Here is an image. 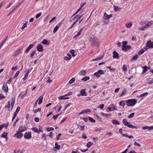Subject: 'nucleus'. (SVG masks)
Wrapping results in <instances>:
<instances>
[{
  "label": "nucleus",
  "mask_w": 153,
  "mask_h": 153,
  "mask_svg": "<svg viewBox=\"0 0 153 153\" xmlns=\"http://www.w3.org/2000/svg\"><path fill=\"white\" fill-rule=\"evenodd\" d=\"M126 103L128 106H133L137 103V100L135 99H131L126 100Z\"/></svg>",
  "instance_id": "nucleus-1"
},
{
  "label": "nucleus",
  "mask_w": 153,
  "mask_h": 153,
  "mask_svg": "<svg viewBox=\"0 0 153 153\" xmlns=\"http://www.w3.org/2000/svg\"><path fill=\"white\" fill-rule=\"evenodd\" d=\"M123 123L124 125L127 126L129 128H137V127L132 125L129 124L130 123L128 122L126 119H124L123 120Z\"/></svg>",
  "instance_id": "nucleus-2"
},
{
  "label": "nucleus",
  "mask_w": 153,
  "mask_h": 153,
  "mask_svg": "<svg viewBox=\"0 0 153 153\" xmlns=\"http://www.w3.org/2000/svg\"><path fill=\"white\" fill-rule=\"evenodd\" d=\"M24 137L25 139H30L31 137V134L30 131L26 132L24 134Z\"/></svg>",
  "instance_id": "nucleus-3"
},
{
  "label": "nucleus",
  "mask_w": 153,
  "mask_h": 153,
  "mask_svg": "<svg viewBox=\"0 0 153 153\" xmlns=\"http://www.w3.org/2000/svg\"><path fill=\"white\" fill-rule=\"evenodd\" d=\"M23 135V134L22 133L18 131L13 136V137H16V138H20L22 137Z\"/></svg>",
  "instance_id": "nucleus-4"
},
{
  "label": "nucleus",
  "mask_w": 153,
  "mask_h": 153,
  "mask_svg": "<svg viewBox=\"0 0 153 153\" xmlns=\"http://www.w3.org/2000/svg\"><path fill=\"white\" fill-rule=\"evenodd\" d=\"M131 46L129 45H127L124 46H122V50L125 51H128L129 49H131Z\"/></svg>",
  "instance_id": "nucleus-5"
},
{
  "label": "nucleus",
  "mask_w": 153,
  "mask_h": 153,
  "mask_svg": "<svg viewBox=\"0 0 153 153\" xmlns=\"http://www.w3.org/2000/svg\"><path fill=\"white\" fill-rule=\"evenodd\" d=\"M146 46L149 48H153V42H151L150 40L148 41L146 43Z\"/></svg>",
  "instance_id": "nucleus-6"
},
{
  "label": "nucleus",
  "mask_w": 153,
  "mask_h": 153,
  "mask_svg": "<svg viewBox=\"0 0 153 153\" xmlns=\"http://www.w3.org/2000/svg\"><path fill=\"white\" fill-rule=\"evenodd\" d=\"M27 128L25 126H20L18 128V131L21 132H22L27 130Z\"/></svg>",
  "instance_id": "nucleus-7"
},
{
  "label": "nucleus",
  "mask_w": 153,
  "mask_h": 153,
  "mask_svg": "<svg viewBox=\"0 0 153 153\" xmlns=\"http://www.w3.org/2000/svg\"><path fill=\"white\" fill-rule=\"evenodd\" d=\"M113 58L114 59H119V55L116 51H114L113 52Z\"/></svg>",
  "instance_id": "nucleus-8"
},
{
  "label": "nucleus",
  "mask_w": 153,
  "mask_h": 153,
  "mask_svg": "<svg viewBox=\"0 0 153 153\" xmlns=\"http://www.w3.org/2000/svg\"><path fill=\"white\" fill-rule=\"evenodd\" d=\"M2 90L5 92H7L8 91V88L7 85L6 84H4L2 86Z\"/></svg>",
  "instance_id": "nucleus-9"
},
{
  "label": "nucleus",
  "mask_w": 153,
  "mask_h": 153,
  "mask_svg": "<svg viewBox=\"0 0 153 153\" xmlns=\"http://www.w3.org/2000/svg\"><path fill=\"white\" fill-rule=\"evenodd\" d=\"M108 109L109 111H113L116 110L115 105L112 104L110 105V107H108Z\"/></svg>",
  "instance_id": "nucleus-10"
},
{
  "label": "nucleus",
  "mask_w": 153,
  "mask_h": 153,
  "mask_svg": "<svg viewBox=\"0 0 153 153\" xmlns=\"http://www.w3.org/2000/svg\"><path fill=\"white\" fill-rule=\"evenodd\" d=\"M37 49L39 51L42 52L43 51L42 46L41 44L38 45L37 46Z\"/></svg>",
  "instance_id": "nucleus-11"
},
{
  "label": "nucleus",
  "mask_w": 153,
  "mask_h": 153,
  "mask_svg": "<svg viewBox=\"0 0 153 153\" xmlns=\"http://www.w3.org/2000/svg\"><path fill=\"white\" fill-rule=\"evenodd\" d=\"M112 17V15L111 14L108 15L106 13H104V17L105 19L108 20Z\"/></svg>",
  "instance_id": "nucleus-12"
},
{
  "label": "nucleus",
  "mask_w": 153,
  "mask_h": 153,
  "mask_svg": "<svg viewBox=\"0 0 153 153\" xmlns=\"http://www.w3.org/2000/svg\"><path fill=\"white\" fill-rule=\"evenodd\" d=\"M80 93L82 96H86L87 95V93L85 92V89H82Z\"/></svg>",
  "instance_id": "nucleus-13"
},
{
  "label": "nucleus",
  "mask_w": 153,
  "mask_h": 153,
  "mask_svg": "<svg viewBox=\"0 0 153 153\" xmlns=\"http://www.w3.org/2000/svg\"><path fill=\"white\" fill-rule=\"evenodd\" d=\"M148 128L149 130H152L153 129V126H145L142 127V129L143 130L147 129Z\"/></svg>",
  "instance_id": "nucleus-14"
},
{
  "label": "nucleus",
  "mask_w": 153,
  "mask_h": 153,
  "mask_svg": "<svg viewBox=\"0 0 153 153\" xmlns=\"http://www.w3.org/2000/svg\"><path fill=\"white\" fill-rule=\"evenodd\" d=\"M15 97H13L12 99L11 102V110H12L13 108L14 105L15 103Z\"/></svg>",
  "instance_id": "nucleus-15"
},
{
  "label": "nucleus",
  "mask_w": 153,
  "mask_h": 153,
  "mask_svg": "<svg viewBox=\"0 0 153 153\" xmlns=\"http://www.w3.org/2000/svg\"><path fill=\"white\" fill-rule=\"evenodd\" d=\"M43 99V97L42 96H40L39 98L37 100V101H38V104L39 105H40L41 103H42V100Z\"/></svg>",
  "instance_id": "nucleus-16"
},
{
  "label": "nucleus",
  "mask_w": 153,
  "mask_h": 153,
  "mask_svg": "<svg viewBox=\"0 0 153 153\" xmlns=\"http://www.w3.org/2000/svg\"><path fill=\"white\" fill-rule=\"evenodd\" d=\"M33 44H30L29 45L28 47L26 49L25 51V53H27L29 51L33 46Z\"/></svg>",
  "instance_id": "nucleus-17"
},
{
  "label": "nucleus",
  "mask_w": 153,
  "mask_h": 153,
  "mask_svg": "<svg viewBox=\"0 0 153 153\" xmlns=\"http://www.w3.org/2000/svg\"><path fill=\"white\" fill-rule=\"evenodd\" d=\"M66 96L65 95L60 96L59 97L58 99L59 100H65L69 99L68 97H65Z\"/></svg>",
  "instance_id": "nucleus-18"
},
{
  "label": "nucleus",
  "mask_w": 153,
  "mask_h": 153,
  "mask_svg": "<svg viewBox=\"0 0 153 153\" xmlns=\"http://www.w3.org/2000/svg\"><path fill=\"white\" fill-rule=\"evenodd\" d=\"M112 123L115 125H119L120 124L119 122L116 120H114L112 121Z\"/></svg>",
  "instance_id": "nucleus-19"
},
{
  "label": "nucleus",
  "mask_w": 153,
  "mask_h": 153,
  "mask_svg": "<svg viewBox=\"0 0 153 153\" xmlns=\"http://www.w3.org/2000/svg\"><path fill=\"white\" fill-rule=\"evenodd\" d=\"M83 27L82 28L80 29V30H79V31L77 33V34L74 37V38L80 36L81 34L82 31L83 30Z\"/></svg>",
  "instance_id": "nucleus-20"
},
{
  "label": "nucleus",
  "mask_w": 153,
  "mask_h": 153,
  "mask_svg": "<svg viewBox=\"0 0 153 153\" xmlns=\"http://www.w3.org/2000/svg\"><path fill=\"white\" fill-rule=\"evenodd\" d=\"M31 129L34 132H36L38 133H39V129L36 127H33L32 128H31Z\"/></svg>",
  "instance_id": "nucleus-21"
},
{
  "label": "nucleus",
  "mask_w": 153,
  "mask_h": 153,
  "mask_svg": "<svg viewBox=\"0 0 153 153\" xmlns=\"http://www.w3.org/2000/svg\"><path fill=\"white\" fill-rule=\"evenodd\" d=\"M41 43L42 44L45 45L46 44L47 45H49L50 44V43L46 39H44Z\"/></svg>",
  "instance_id": "nucleus-22"
},
{
  "label": "nucleus",
  "mask_w": 153,
  "mask_h": 153,
  "mask_svg": "<svg viewBox=\"0 0 153 153\" xmlns=\"http://www.w3.org/2000/svg\"><path fill=\"white\" fill-rule=\"evenodd\" d=\"M119 105L121 106H123V108H124L125 105V103L124 101H122L120 102Z\"/></svg>",
  "instance_id": "nucleus-23"
},
{
  "label": "nucleus",
  "mask_w": 153,
  "mask_h": 153,
  "mask_svg": "<svg viewBox=\"0 0 153 153\" xmlns=\"http://www.w3.org/2000/svg\"><path fill=\"white\" fill-rule=\"evenodd\" d=\"M122 136L126 137H128L130 139H132L133 138V136H128L127 134H122Z\"/></svg>",
  "instance_id": "nucleus-24"
},
{
  "label": "nucleus",
  "mask_w": 153,
  "mask_h": 153,
  "mask_svg": "<svg viewBox=\"0 0 153 153\" xmlns=\"http://www.w3.org/2000/svg\"><path fill=\"white\" fill-rule=\"evenodd\" d=\"M7 134H8L7 133L4 132V134H1V137H2L5 138L7 140Z\"/></svg>",
  "instance_id": "nucleus-25"
},
{
  "label": "nucleus",
  "mask_w": 153,
  "mask_h": 153,
  "mask_svg": "<svg viewBox=\"0 0 153 153\" xmlns=\"http://www.w3.org/2000/svg\"><path fill=\"white\" fill-rule=\"evenodd\" d=\"M132 24L131 22L126 23V26L127 28H129L132 25Z\"/></svg>",
  "instance_id": "nucleus-26"
},
{
  "label": "nucleus",
  "mask_w": 153,
  "mask_h": 153,
  "mask_svg": "<svg viewBox=\"0 0 153 153\" xmlns=\"http://www.w3.org/2000/svg\"><path fill=\"white\" fill-rule=\"evenodd\" d=\"M86 73V72L85 70H82L79 73V74L80 75H85Z\"/></svg>",
  "instance_id": "nucleus-27"
},
{
  "label": "nucleus",
  "mask_w": 153,
  "mask_h": 153,
  "mask_svg": "<svg viewBox=\"0 0 153 153\" xmlns=\"http://www.w3.org/2000/svg\"><path fill=\"white\" fill-rule=\"evenodd\" d=\"M147 82L149 84L153 83V78H149L147 80Z\"/></svg>",
  "instance_id": "nucleus-28"
},
{
  "label": "nucleus",
  "mask_w": 153,
  "mask_h": 153,
  "mask_svg": "<svg viewBox=\"0 0 153 153\" xmlns=\"http://www.w3.org/2000/svg\"><path fill=\"white\" fill-rule=\"evenodd\" d=\"M103 57V56H102L101 57H98V58H96L95 59H93L92 60V61H99V60H100L101 59H102Z\"/></svg>",
  "instance_id": "nucleus-29"
},
{
  "label": "nucleus",
  "mask_w": 153,
  "mask_h": 153,
  "mask_svg": "<svg viewBox=\"0 0 153 153\" xmlns=\"http://www.w3.org/2000/svg\"><path fill=\"white\" fill-rule=\"evenodd\" d=\"M29 70H28V71H27V72L26 73L25 75V76L23 78V79L24 80H25L27 79V76H28V75L29 74Z\"/></svg>",
  "instance_id": "nucleus-30"
},
{
  "label": "nucleus",
  "mask_w": 153,
  "mask_h": 153,
  "mask_svg": "<svg viewBox=\"0 0 153 153\" xmlns=\"http://www.w3.org/2000/svg\"><path fill=\"white\" fill-rule=\"evenodd\" d=\"M145 51V50L143 49H141L140 51L138 52V54L139 55H140L142 54Z\"/></svg>",
  "instance_id": "nucleus-31"
},
{
  "label": "nucleus",
  "mask_w": 153,
  "mask_h": 153,
  "mask_svg": "<svg viewBox=\"0 0 153 153\" xmlns=\"http://www.w3.org/2000/svg\"><path fill=\"white\" fill-rule=\"evenodd\" d=\"M90 79V78L88 76H85L81 80L84 81L85 82L86 81L88 80H89Z\"/></svg>",
  "instance_id": "nucleus-32"
},
{
  "label": "nucleus",
  "mask_w": 153,
  "mask_h": 153,
  "mask_svg": "<svg viewBox=\"0 0 153 153\" xmlns=\"http://www.w3.org/2000/svg\"><path fill=\"white\" fill-rule=\"evenodd\" d=\"M93 145V143L91 142H88L86 145L87 147L89 148L91 146Z\"/></svg>",
  "instance_id": "nucleus-33"
},
{
  "label": "nucleus",
  "mask_w": 153,
  "mask_h": 153,
  "mask_svg": "<svg viewBox=\"0 0 153 153\" xmlns=\"http://www.w3.org/2000/svg\"><path fill=\"white\" fill-rule=\"evenodd\" d=\"M138 58V56L137 55H135L131 59V60H136Z\"/></svg>",
  "instance_id": "nucleus-34"
},
{
  "label": "nucleus",
  "mask_w": 153,
  "mask_h": 153,
  "mask_svg": "<svg viewBox=\"0 0 153 153\" xmlns=\"http://www.w3.org/2000/svg\"><path fill=\"white\" fill-rule=\"evenodd\" d=\"M146 28V27H145V26H144L143 27H139L138 28V30L140 31H144L145 30Z\"/></svg>",
  "instance_id": "nucleus-35"
},
{
  "label": "nucleus",
  "mask_w": 153,
  "mask_h": 153,
  "mask_svg": "<svg viewBox=\"0 0 153 153\" xmlns=\"http://www.w3.org/2000/svg\"><path fill=\"white\" fill-rule=\"evenodd\" d=\"M22 49H19L17 50L15 53L14 55L19 54L21 52Z\"/></svg>",
  "instance_id": "nucleus-36"
},
{
  "label": "nucleus",
  "mask_w": 153,
  "mask_h": 153,
  "mask_svg": "<svg viewBox=\"0 0 153 153\" xmlns=\"http://www.w3.org/2000/svg\"><path fill=\"white\" fill-rule=\"evenodd\" d=\"M135 114L133 112L130 115L128 116V118H132L134 116Z\"/></svg>",
  "instance_id": "nucleus-37"
},
{
  "label": "nucleus",
  "mask_w": 153,
  "mask_h": 153,
  "mask_svg": "<svg viewBox=\"0 0 153 153\" xmlns=\"http://www.w3.org/2000/svg\"><path fill=\"white\" fill-rule=\"evenodd\" d=\"M89 120L91 122L94 123L95 122V120L93 119L92 117H88Z\"/></svg>",
  "instance_id": "nucleus-38"
},
{
  "label": "nucleus",
  "mask_w": 153,
  "mask_h": 153,
  "mask_svg": "<svg viewBox=\"0 0 153 153\" xmlns=\"http://www.w3.org/2000/svg\"><path fill=\"white\" fill-rule=\"evenodd\" d=\"M27 22H26L22 26L21 28V29L22 30L24 29L25 27H27Z\"/></svg>",
  "instance_id": "nucleus-39"
},
{
  "label": "nucleus",
  "mask_w": 153,
  "mask_h": 153,
  "mask_svg": "<svg viewBox=\"0 0 153 153\" xmlns=\"http://www.w3.org/2000/svg\"><path fill=\"white\" fill-rule=\"evenodd\" d=\"M127 69V67L126 65H124L123 67V70L124 71H126Z\"/></svg>",
  "instance_id": "nucleus-40"
},
{
  "label": "nucleus",
  "mask_w": 153,
  "mask_h": 153,
  "mask_svg": "<svg viewBox=\"0 0 153 153\" xmlns=\"http://www.w3.org/2000/svg\"><path fill=\"white\" fill-rule=\"evenodd\" d=\"M59 26H60L59 25V26H58L57 25H56V26L55 27L54 29L53 30V33H54L56 32V31H57L58 29L59 28Z\"/></svg>",
  "instance_id": "nucleus-41"
},
{
  "label": "nucleus",
  "mask_w": 153,
  "mask_h": 153,
  "mask_svg": "<svg viewBox=\"0 0 153 153\" xmlns=\"http://www.w3.org/2000/svg\"><path fill=\"white\" fill-rule=\"evenodd\" d=\"M70 52L71 53L73 57L75 56L76 55L74 53V50H71L70 51Z\"/></svg>",
  "instance_id": "nucleus-42"
},
{
  "label": "nucleus",
  "mask_w": 153,
  "mask_h": 153,
  "mask_svg": "<svg viewBox=\"0 0 153 153\" xmlns=\"http://www.w3.org/2000/svg\"><path fill=\"white\" fill-rule=\"evenodd\" d=\"M47 131H50L52 130H54V128L52 127H49L47 128Z\"/></svg>",
  "instance_id": "nucleus-43"
},
{
  "label": "nucleus",
  "mask_w": 153,
  "mask_h": 153,
  "mask_svg": "<svg viewBox=\"0 0 153 153\" xmlns=\"http://www.w3.org/2000/svg\"><path fill=\"white\" fill-rule=\"evenodd\" d=\"M55 148H56L57 149H60V145H58L57 144V143L56 142L55 143Z\"/></svg>",
  "instance_id": "nucleus-44"
},
{
  "label": "nucleus",
  "mask_w": 153,
  "mask_h": 153,
  "mask_svg": "<svg viewBox=\"0 0 153 153\" xmlns=\"http://www.w3.org/2000/svg\"><path fill=\"white\" fill-rule=\"evenodd\" d=\"M75 79L74 78H72L69 81V84H71L73 83L75 81Z\"/></svg>",
  "instance_id": "nucleus-45"
},
{
  "label": "nucleus",
  "mask_w": 153,
  "mask_h": 153,
  "mask_svg": "<svg viewBox=\"0 0 153 153\" xmlns=\"http://www.w3.org/2000/svg\"><path fill=\"white\" fill-rule=\"evenodd\" d=\"M94 75L97 76V77H99L100 76V75L97 72H95L94 74Z\"/></svg>",
  "instance_id": "nucleus-46"
},
{
  "label": "nucleus",
  "mask_w": 153,
  "mask_h": 153,
  "mask_svg": "<svg viewBox=\"0 0 153 153\" xmlns=\"http://www.w3.org/2000/svg\"><path fill=\"white\" fill-rule=\"evenodd\" d=\"M100 114L102 115V116H105V117H108L110 115L109 114H105L103 112H101L100 113Z\"/></svg>",
  "instance_id": "nucleus-47"
},
{
  "label": "nucleus",
  "mask_w": 153,
  "mask_h": 153,
  "mask_svg": "<svg viewBox=\"0 0 153 153\" xmlns=\"http://www.w3.org/2000/svg\"><path fill=\"white\" fill-rule=\"evenodd\" d=\"M60 114H56L55 115H54L52 118H53L54 119V120H55L57 119V118H58V117Z\"/></svg>",
  "instance_id": "nucleus-48"
},
{
  "label": "nucleus",
  "mask_w": 153,
  "mask_h": 153,
  "mask_svg": "<svg viewBox=\"0 0 153 153\" xmlns=\"http://www.w3.org/2000/svg\"><path fill=\"white\" fill-rule=\"evenodd\" d=\"M9 125V123L8 122L7 124L4 123L2 125L4 127L5 129H6Z\"/></svg>",
  "instance_id": "nucleus-49"
},
{
  "label": "nucleus",
  "mask_w": 153,
  "mask_h": 153,
  "mask_svg": "<svg viewBox=\"0 0 153 153\" xmlns=\"http://www.w3.org/2000/svg\"><path fill=\"white\" fill-rule=\"evenodd\" d=\"M42 138L45 140H46V134H42Z\"/></svg>",
  "instance_id": "nucleus-50"
},
{
  "label": "nucleus",
  "mask_w": 153,
  "mask_h": 153,
  "mask_svg": "<svg viewBox=\"0 0 153 153\" xmlns=\"http://www.w3.org/2000/svg\"><path fill=\"white\" fill-rule=\"evenodd\" d=\"M126 90L124 89L123 91V92L122 93L120 94V96H123L124 94H126Z\"/></svg>",
  "instance_id": "nucleus-51"
},
{
  "label": "nucleus",
  "mask_w": 153,
  "mask_h": 153,
  "mask_svg": "<svg viewBox=\"0 0 153 153\" xmlns=\"http://www.w3.org/2000/svg\"><path fill=\"white\" fill-rule=\"evenodd\" d=\"M78 21V19H76V20L74 22H73L72 24L71 25V27L69 28V29H70L72 28L73 27L74 25L76 23V22Z\"/></svg>",
  "instance_id": "nucleus-52"
},
{
  "label": "nucleus",
  "mask_w": 153,
  "mask_h": 153,
  "mask_svg": "<svg viewBox=\"0 0 153 153\" xmlns=\"http://www.w3.org/2000/svg\"><path fill=\"white\" fill-rule=\"evenodd\" d=\"M41 110V109L40 108H39L36 109H35L33 111L34 113H36L38 111H40Z\"/></svg>",
  "instance_id": "nucleus-53"
},
{
  "label": "nucleus",
  "mask_w": 153,
  "mask_h": 153,
  "mask_svg": "<svg viewBox=\"0 0 153 153\" xmlns=\"http://www.w3.org/2000/svg\"><path fill=\"white\" fill-rule=\"evenodd\" d=\"M98 72L100 74H104V71L102 70H99L98 71Z\"/></svg>",
  "instance_id": "nucleus-54"
},
{
  "label": "nucleus",
  "mask_w": 153,
  "mask_h": 153,
  "mask_svg": "<svg viewBox=\"0 0 153 153\" xmlns=\"http://www.w3.org/2000/svg\"><path fill=\"white\" fill-rule=\"evenodd\" d=\"M36 51H34L33 52H32L31 54H30V56L31 57L33 56L34 55H35V54L36 55H37V54L36 53Z\"/></svg>",
  "instance_id": "nucleus-55"
},
{
  "label": "nucleus",
  "mask_w": 153,
  "mask_h": 153,
  "mask_svg": "<svg viewBox=\"0 0 153 153\" xmlns=\"http://www.w3.org/2000/svg\"><path fill=\"white\" fill-rule=\"evenodd\" d=\"M119 7L118 6H114V10L115 11H118L119 9Z\"/></svg>",
  "instance_id": "nucleus-56"
},
{
  "label": "nucleus",
  "mask_w": 153,
  "mask_h": 153,
  "mask_svg": "<svg viewBox=\"0 0 153 153\" xmlns=\"http://www.w3.org/2000/svg\"><path fill=\"white\" fill-rule=\"evenodd\" d=\"M70 57H68V56H65L64 57V59L66 61L69 60L71 59Z\"/></svg>",
  "instance_id": "nucleus-57"
},
{
  "label": "nucleus",
  "mask_w": 153,
  "mask_h": 153,
  "mask_svg": "<svg viewBox=\"0 0 153 153\" xmlns=\"http://www.w3.org/2000/svg\"><path fill=\"white\" fill-rule=\"evenodd\" d=\"M42 13L41 12H40L39 13L37 14L36 16V19H37L39 18L41 15Z\"/></svg>",
  "instance_id": "nucleus-58"
},
{
  "label": "nucleus",
  "mask_w": 153,
  "mask_h": 153,
  "mask_svg": "<svg viewBox=\"0 0 153 153\" xmlns=\"http://www.w3.org/2000/svg\"><path fill=\"white\" fill-rule=\"evenodd\" d=\"M148 94V92H146L143 94H142L140 96V97H143L145 96H146Z\"/></svg>",
  "instance_id": "nucleus-59"
},
{
  "label": "nucleus",
  "mask_w": 153,
  "mask_h": 153,
  "mask_svg": "<svg viewBox=\"0 0 153 153\" xmlns=\"http://www.w3.org/2000/svg\"><path fill=\"white\" fill-rule=\"evenodd\" d=\"M127 43H128L126 41H123L122 42L123 45H122V46H126V45L127 44Z\"/></svg>",
  "instance_id": "nucleus-60"
},
{
  "label": "nucleus",
  "mask_w": 153,
  "mask_h": 153,
  "mask_svg": "<svg viewBox=\"0 0 153 153\" xmlns=\"http://www.w3.org/2000/svg\"><path fill=\"white\" fill-rule=\"evenodd\" d=\"M143 70L146 72L147 71V69L148 68V67H147V66L145 65L143 67Z\"/></svg>",
  "instance_id": "nucleus-61"
},
{
  "label": "nucleus",
  "mask_w": 153,
  "mask_h": 153,
  "mask_svg": "<svg viewBox=\"0 0 153 153\" xmlns=\"http://www.w3.org/2000/svg\"><path fill=\"white\" fill-rule=\"evenodd\" d=\"M19 73H20V72L19 71H17V72L16 73L15 75H14V78H15L16 77L18 76V75L19 74Z\"/></svg>",
  "instance_id": "nucleus-62"
},
{
  "label": "nucleus",
  "mask_w": 153,
  "mask_h": 153,
  "mask_svg": "<svg viewBox=\"0 0 153 153\" xmlns=\"http://www.w3.org/2000/svg\"><path fill=\"white\" fill-rule=\"evenodd\" d=\"M27 89H26V91H25V93L24 94H22V95H21V98H23L25 96V95H26V94H27Z\"/></svg>",
  "instance_id": "nucleus-63"
},
{
  "label": "nucleus",
  "mask_w": 153,
  "mask_h": 153,
  "mask_svg": "<svg viewBox=\"0 0 153 153\" xmlns=\"http://www.w3.org/2000/svg\"><path fill=\"white\" fill-rule=\"evenodd\" d=\"M104 104H102L100 105V106L99 107V108L101 109H102L104 108Z\"/></svg>",
  "instance_id": "nucleus-64"
}]
</instances>
